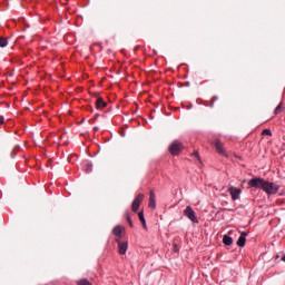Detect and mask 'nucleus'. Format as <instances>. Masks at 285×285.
I'll return each instance as SVG.
<instances>
[{
	"instance_id": "22",
	"label": "nucleus",
	"mask_w": 285,
	"mask_h": 285,
	"mask_svg": "<svg viewBox=\"0 0 285 285\" xmlns=\"http://www.w3.org/2000/svg\"><path fill=\"white\" fill-rule=\"evenodd\" d=\"M3 124V117L0 116V126Z\"/></svg>"
},
{
	"instance_id": "6",
	"label": "nucleus",
	"mask_w": 285,
	"mask_h": 285,
	"mask_svg": "<svg viewBox=\"0 0 285 285\" xmlns=\"http://www.w3.org/2000/svg\"><path fill=\"white\" fill-rule=\"evenodd\" d=\"M228 193L230 194L232 199H233L234 202H237V199H239V195H242V189H239V188H237V187L230 186V187L228 188Z\"/></svg>"
},
{
	"instance_id": "19",
	"label": "nucleus",
	"mask_w": 285,
	"mask_h": 285,
	"mask_svg": "<svg viewBox=\"0 0 285 285\" xmlns=\"http://www.w3.org/2000/svg\"><path fill=\"white\" fill-rule=\"evenodd\" d=\"M127 222L130 226V228H132V219L130 218V215L127 214Z\"/></svg>"
},
{
	"instance_id": "11",
	"label": "nucleus",
	"mask_w": 285,
	"mask_h": 285,
	"mask_svg": "<svg viewBox=\"0 0 285 285\" xmlns=\"http://www.w3.org/2000/svg\"><path fill=\"white\" fill-rule=\"evenodd\" d=\"M106 106H108V104L106 101H104V98H97V100H96L97 110H104V108H106Z\"/></svg>"
},
{
	"instance_id": "7",
	"label": "nucleus",
	"mask_w": 285,
	"mask_h": 285,
	"mask_svg": "<svg viewBox=\"0 0 285 285\" xmlns=\"http://www.w3.org/2000/svg\"><path fill=\"white\" fill-rule=\"evenodd\" d=\"M118 244V253L119 255H126L128 250V242H121L120 239H116Z\"/></svg>"
},
{
	"instance_id": "23",
	"label": "nucleus",
	"mask_w": 285,
	"mask_h": 285,
	"mask_svg": "<svg viewBox=\"0 0 285 285\" xmlns=\"http://www.w3.org/2000/svg\"><path fill=\"white\" fill-rule=\"evenodd\" d=\"M95 132H97V130H99V127H94Z\"/></svg>"
},
{
	"instance_id": "12",
	"label": "nucleus",
	"mask_w": 285,
	"mask_h": 285,
	"mask_svg": "<svg viewBox=\"0 0 285 285\" xmlns=\"http://www.w3.org/2000/svg\"><path fill=\"white\" fill-rule=\"evenodd\" d=\"M223 244L225 246H232L233 245V237L228 236V235H224L223 237Z\"/></svg>"
},
{
	"instance_id": "4",
	"label": "nucleus",
	"mask_w": 285,
	"mask_h": 285,
	"mask_svg": "<svg viewBox=\"0 0 285 285\" xmlns=\"http://www.w3.org/2000/svg\"><path fill=\"white\" fill-rule=\"evenodd\" d=\"M141 202H144V194H138V196L134 199L131 204L132 213H137V210H139V206H141Z\"/></svg>"
},
{
	"instance_id": "10",
	"label": "nucleus",
	"mask_w": 285,
	"mask_h": 285,
	"mask_svg": "<svg viewBox=\"0 0 285 285\" xmlns=\"http://www.w3.org/2000/svg\"><path fill=\"white\" fill-rule=\"evenodd\" d=\"M112 234L118 237V239H121V235L124 234V226L118 225L112 229Z\"/></svg>"
},
{
	"instance_id": "2",
	"label": "nucleus",
	"mask_w": 285,
	"mask_h": 285,
	"mask_svg": "<svg viewBox=\"0 0 285 285\" xmlns=\"http://www.w3.org/2000/svg\"><path fill=\"white\" fill-rule=\"evenodd\" d=\"M181 148H184V145L179 140H176L169 146V153L170 155L177 156L181 153Z\"/></svg>"
},
{
	"instance_id": "1",
	"label": "nucleus",
	"mask_w": 285,
	"mask_h": 285,
	"mask_svg": "<svg viewBox=\"0 0 285 285\" xmlns=\"http://www.w3.org/2000/svg\"><path fill=\"white\" fill-rule=\"evenodd\" d=\"M249 188H261V190H264L267 195H277L279 193V185L275 183H268L262 177H255L252 178L248 181Z\"/></svg>"
},
{
	"instance_id": "21",
	"label": "nucleus",
	"mask_w": 285,
	"mask_h": 285,
	"mask_svg": "<svg viewBox=\"0 0 285 285\" xmlns=\"http://www.w3.org/2000/svg\"><path fill=\"white\" fill-rule=\"evenodd\" d=\"M87 170H92V164L87 165Z\"/></svg>"
},
{
	"instance_id": "25",
	"label": "nucleus",
	"mask_w": 285,
	"mask_h": 285,
	"mask_svg": "<svg viewBox=\"0 0 285 285\" xmlns=\"http://www.w3.org/2000/svg\"><path fill=\"white\" fill-rule=\"evenodd\" d=\"M97 117H99V114L96 115V119H97Z\"/></svg>"
},
{
	"instance_id": "8",
	"label": "nucleus",
	"mask_w": 285,
	"mask_h": 285,
	"mask_svg": "<svg viewBox=\"0 0 285 285\" xmlns=\"http://www.w3.org/2000/svg\"><path fill=\"white\" fill-rule=\"evenodd\" d=\"M149 208H151L153 210L157 208L156 196L154 190L149 191Z\"/></svg>"
},
{
	"instance_id": "9",
	"label": "nucleus",
	"mask_w": 285,
	"mask_h": 285,
	"mask_svg": "<svg viewBox=\"0 0 285 285\" xmlns=\"http://www.w3.org/2000/svg\"><path fill=\"white\" fill-rule=\"evenodd\" d=\"M246 235H248V234H246V232H243L240 234V236L238 237L237 246H239V248H244V246H246Z\"/></svg>"
},
{
	"instance_id": "15",
	"label": "nucleus",
	"mask_w": 285,
	"mask_h": 285,
	"mask_svg": "<svg viewBox=\"0 0 285 285\" xmlns=\"http://www.w3.org/2000/svg\"><path fill=\"white\" fill-rule=\"evenodd\" d=\"M8 46V38H0V48H6Z\"/></svg>"
},
{
	"instance_id": "20",
	"label": "nucleus",
	"mask_w": 285,
	"mask_h": 285,
	"mask_svg": "<svg viewBox=\"0 0 285 285\" xmlns=\"http://www.w3.org/2000/svg\"><path fill=\"white\" fill-rule=\"evenodd\" d=\"M191 157H195L196 159H199V153L198 151H194L191 154Z\"/></svg>"
},
{
	"instance_id": "14",
	"label": "nucleus",
	"mask_w": 285,
	"mask_h": 285,
	"mask_svg": "<svg viewBox=\"0 0 285 285\" xmlns=\"http://www.w3.org/2000/svg\"><path fill=\"white\" fill-rule=\"evenodd\" d=\"M282 110H284V104L281 102L274 110V115H279L282 114Z\"/></svg>"
},
{
	"instance_id": "3",
	"label": "nucleus",
	"mask_w": 285,
	"mask_h": 285,
	"mask_svg": "<svg viewBox=\"0 0 285 285\" xmlns=\"http://www.w3.org/2000/svg\"><path fill=\"white\" fill-rule=\"evenodd\" d=\"M185 217L189 218L190 222H194V224H199V220L197 219V216H195V210L193 207L187 206L186 209L184 210Z\"/></svg>"
},
{
	"instance_id": "18",
	"label": "nucleus",
	"mask_w": 285,
	"mask_h": 285,
	"mask_svg": "<svg viewBox=\"0 0 285 285\" xmlns=\"http://www.w3.org/2000/svg\"><path fill=\"white\" fill-rule=\"evenodd\" d=\"M218 100H219V97L214 96L210 100L209 108H215V101H218Z\"/></svg>"
},
{
	"instance_id": "13",
	"label": "nucleus",
	"mask_w": 285,
	"mask_h": 285,
	"mask_svg": "<svg viewBox=\"0 0 285 285\" xmlns=\"http://www.w3.org/2000/svg\"><path fill=\"white\" fill-rule=\"evenodd\" d=\"M138 217L140 219V223L142 224V227L146 228V218L144 217V210L138 213Z\"/></svg>"
},
{
	"instance_id": "16",
	"label": "nucleus",
	"mask_w": 285,
	"mask_h": 285,
	"mask_svg": "<svg viewBox=\"0 0 285 285\" xmlns=\"http://www.w3.org/2000/svg\"><path fill=\"white\" fill-rule=\"evenodd\" d=\"M262 135L264 136V137H273V131H271V129H264L263 131H262Z\"/></svg>"
},
{
	"instance_id": "5",
	"label": "nucleus",
	"mask_w": 285,
	"mask_h": 285,
	"mask_svg": "<svg viewBox=\"0 0 285 285\" xmlns=\"http://www.w3.org/2000/svg\"><path fill=\"white\" fill-rule=\"evenodd\" d=\"M214 146L218 155H222L223 157H228V154H226V149L224 148V144H222V140H215Z\"/></svg>"
},
{
	"instance_id": "24",
	"label": "nucleus",
	"mask_w": 285,
	"mask_h": 285,
	"mask_svg": "<svg viewBox=\"0 0 285 285\" xmlns=\"http://www.w3.org/2000/svg\"><path fill=\"white\" fill-rule=\"evenodd\" d=\"M174 247H175V249H177V245L176 244H174Z\"/></svg>"
},
{
	"instance_id": "17",
	"label": "nucleus",
	"mask_w": 285,
	"mask_h": 285,
	"mask_svg": "<svg viewBox=\"0 0 285 285\" xmlns=\"http://www.w3.org/2000/svg\"><path fill=\"white\" fill-rule=\"evenodd\" d=\"M77 285H92L91 283H89L88 279L82 278L80 281H77Z\"/></svg>"
}]
</instances>
